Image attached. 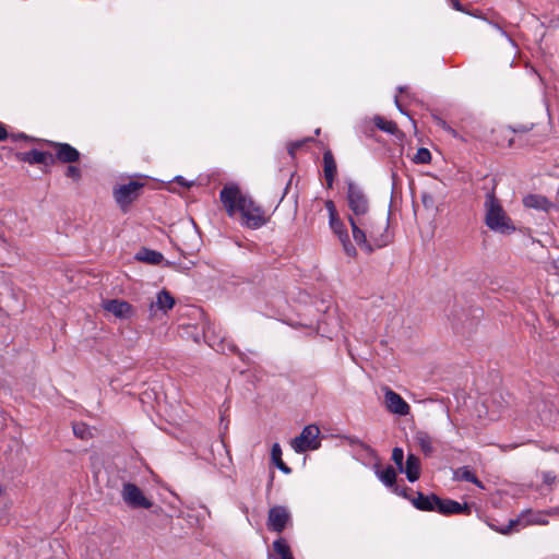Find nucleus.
<instances>
[{"label": "nucleus", "mask_w": 559, "mask_h": 559, "mask_svg": "<svg viewBox=\"0 0 559 559\" xmlns=\"http://www.w3.org/2000/svg\"><path fill=\"white\" fill-rule=\"evenodd\" d=\"M219 200L229 216L239 211L245 219L243 224L249 228H260L269 221L264 210L251 197L242 194L236 183H226L219 192Z\"/></svg>", "instance_id": "f257e3e1"}, {"label": "nucleus", "mask_w": 559, "mask_h": 559, "mask_svg": "<svg viewBox=\"0 0 559 559\" xmlns=\"http://www.w3.org/2000/svg\"><path fill=\"white\" fill-rule=\"evenodd\" d=\"M484 207L485 224L490 230L501 235H511L516 230L513 221L496 197L495 188L486 194Z\"/></svg>", "instance_id": "f03ea898"}, {"label": "nucleus", "mask_w": 559, "mask_h": 559, "mask_svg": "<svg viewBox=\"0 0 559 559\" xmlns=\"http://www.w3.org/2000/svg\"><path fill=\"white\" fill-rule=\"evenodd\" d=\"M346 201L354 217H366L370 211V201L365 190L353 180H347Z\"/></svg>", "instance_id": "7ed1b4c3"}, {"label": "nucleus", "mask_w": 559, "mask_h": 559, "mask_svg": "<svg viewBox=\"0 0 559 559\" xmlns=\"http://www.w3.org/2000/svg\"><path fill=\"white\" fill-rule=\"evenodd\" d=\"M121 497L123 502L131 509H152V513L158 515L163 512L160 506H155L148 498H146L143 491L132 483H124L121 490Z\"/></svg>", "instance_id": "20e7f679"}, {"label": "nucleus", "mask_w": 559, "mask_h": 559, "mask_svg": "<svg viewBox=\"0 0 559 559\" xmlns=\"http://www.w3.org/2000/svg\"><path fill=\"white\" fill-rule=\"evenodd\" d=\"M143 187V182L131 180L114 189L115 201L123 212L140 197Z\"/></svg>", "instance_id": "39448f33"}, {"label": "nucleus", "mask_w": 559, "mask_h": 559, "mask_svg": "<svg viewBox=\"0 0 559 559\" xmlns=\"http://www.w3.org/2000/svg\"><path fill=\"white\" fill-rule=\"evenodd\" d=\"M41 144L51 147L55 151V164H75L81 158V153L71 144L64 142H56L51 140H43Z\"/></svg>", "instance_id": "423d86ee"}, {"label": "nucleus", "mask_w": 559, "mask_h": 559, "mask_svg": "<svg viewBox=\"0 0 559 559\" xmlns=\"http://www.w3.org/2000/svg\"><path fill=\"white\" fill-rule=\"evenodd\" d=\"M319 433L320 430L316 425L306 426L301 433L293 439L292 448L297 453H304L308 450L318 449L320 447V442L317 440Z\"/></svg>", "instance_id": "0eeeda50"}, {"label": "nucleus", "mask_w": 559, "mask_h": 559, "mask_svg": "<svg viewBox=\"0 0 559 559\" xmlns=\"http://www.w3.org/2000/svg\"><path fill=\"white\" fill-rule=\"evenodd\" d=\"M348 223L352 227V234L355 242L364 249L367 253L373 252V246L368 240V224L366 217L347 216Z\"/></svg>", "instance_id": "6e6552de"}, {"label": "nucleus", "mask_w": 559, "mask_h": 559, "mask_svg": "<svg viewBox=\"0 0 559 559\" xmlns=\"http://www.w3.org/2000/svg\"><path fill=\"white\" fill-rule=\"evenodd\" d=\"M292 520L289 510L284 506H274L269 510L267 528L281 534Z\"/></svg>", "instance_id": "1a4fd4ad"}, {"label": "nucleus", "mask_w": 559, "mask_h": 559, "mask_svg": "<svg viewBox=\"0 0 559 559\" xmlns=\"http://www.w3.org/2000/svg\"><path fill=\"white\" fill-rule=\"evenodd\" d=\"M329 225L333 233L338 237L342 242L345 253L354 258L357 255V250L349 239V235L344 222L340 218V215L329 218Z\"/></svg>", "instance_id": "9d476101"}, {"label": "nucleus", "mask_w": 559, "mask_h": 559, "mask_svg": "<svg viewBox=\"0 0 559 559\" xmlns=\"http://www.w3.org/2000/svg\"><path fill=\"white\" fill-rule=\"evenodd\" d=\"M103 308L121 320H130L136 314L134 307L128 301L121 299L105 300L103 302Z\"/></svg>", "instance_id": "9b49d317"}, {"label": "nucleus", "mask_w": 559, "mask_h": 559, "mask_svg": "<svg viewBox=\"0 0 559 559\" xmlns=\"http://www.w3.org/2000/svg\"><path fill=\"white\" fill-rule=\"evenodd\" d=\"M15 158L19 162L27 163L29 165H55V158L50 152H43L36 148H33L28 152H17L15 153Z\"/></svg>", "instance_id": "f8f14e48"}, {"label": "nucleus", "mask_w": 559, "mask_h": 559, "mask_svg": "<svg viewBox=\"0 0 559 559\" xmlns=\"http://www.w3.org/2000/svg\"><path fill=\"white\" fill-rule=\"evenodd\" d=\"M389 219L390 215H388L384 225L380 227L373 224L368 225V240L372 243L373 249L383 248L392 241V235L389 233Z\"/></svg>", "instance_id": "ddd939ff"}, {"label": "nucleus", "mask_w": 559, "mask_h": 559, "mask_svg": "<svg viewBox=\"0 0 559 559\" xmlns=\"http://www.w3.org/2000/svg\"><path fill=\"white\" fill-rule=\"evenodd\" d=\"M384 403L388 411L392 414L400 416H406L409 414V405L400 394L389 388L385 390Z\"/></svg>", "instance_id": "4468645a"}, {"label": "nucleus", "mask_w": 559, "mask_h": 559, "mask_svg": "<svg viewBox=\"0 0 559 559\" xmlns=\"http://www.w3.org/2000/svg\"><path fill=\"white\" fill-rule=\"evenodd\" d=\"M437 512L442 515H452V514H465L469 515L472 513V506L467 502L460 503L452 499H442L439 497V502L437 503Z\"/></svg>", "instance_id": "2eb2a0df"}, {"label": "nucleus", "mask_w": 559, "mask_h": 559, "mask_svg": "<svg viewBox=\"0 0 559 559\" xmlns=\"http://www.w3.org/2000/svg\"><path fill=\"white\" fill-rule=\"evenodd\" d=\"M412 504L420 511H436L437 503L439 502V496L436 493L425 495L421 491L416 492V497L411 499Z\"/></svg>", "instance_id": "dca6fc26"}, {"label": "nucleus", "mask_w": 559, "mask_h": 559, "mask_svg": "<svg viewBox=\"0 0 559 559\" xmlns=\"http://www.w3.org/2000/svg\"><path fill=\"white\" fill-rule=\"evenodd\" d=\"M323 171H324V179L326 182V188L332 189L335 176L337 174V166L336 162L334 159L333 153L331 150H326L323 153Z\"/></svg>", "instance_id": "f3484780"}, {"label": "nucleus", "mask_w": 559, "mask_h": 559, "mask_svg": "<svg viewBox=\"0 0 559 559\" xmlns=\"http://www.w3.org/2000/svg\"><path fill=\"white\" fill-rule=\"evenodd\" d=\"M523 204L527 209H534L548 213L555 205L546 198L540 194H527L523 198Z\"/></svg>", "instance_id": "a211bd4d"}, {"label": "nucleus", "mask_w": 559, "mask_h": 559, "mask_svg": "<svg viewBox=\"0 0 559 559\" xmlns=\"http://www.w3.org/2000/svg\"><path fill=\"white\" fill-rule=\"evenodd\" d=\"M175 306V298L170 295V293L166 289L160 290L157 294L156 300L150 302V310L154 312V309L160 310L163 313H166Z\"/></svg>", "instance_id": "6ab92c4d"}, {"label": "nucleus", "mask_w": 559, "mask_h": 559, "mask_svg": "<svg viewBox=\"0 0 559 559\" xmlns=\"http://www.w3.org/2000/svg\"><path fill=\"white\" fill-rule=\"evenodd\" d=\"M403 473L406 474V478L411 483H415L420 477V460L413 453H409L404 464Z\"/></svg>", "instance_id": "aec40b11"}, {"label": "nucleus", "mask_w": 559, "mask_h": 559, "mask_svg": "<svg viewBox=\"0 0 559 559\" xmlns=\"http://www.w3.org/2000/svg\"><path fill=\"white\" fill-rule=\"evenodd\" d=\"M134 259L151 265H158L164 262V255L156 250L142 247L134 255Z\"/></svg>", "instance_id": "412c9836"}, {"label": "nucleus", "mask_w": 559, "mask_h": 559, "mask_svg": "<svg viewBox=\"0 0 559 559\" xmlns=\"http://www.w3.org/2000/svg\"><path fill=\"white\" fill-rule=\"evenodd\" d=\"M374 473L377 477L388 488L392 489L396 485V469L392 465H388L385 468H381L380 464H374Z\"/></svg>", "instance_id": "4be33fe9"}, {"label": "nucleus", "mask_w": 559, "mask_h": 559, "mask_svg": "<svg viewBox=\"0 0 559 559\" xmlns=\"http://www.w3.org/2000/svg\"><path fill=\"white\" fill-rule=\"evenodd\" d=\"M414 439L426 456H430L433 453V440L428 432L421 430L417 431Z\"/></svg>", "instance_id": "5701e85b"}, {"label": "nucleus", "mask_w": 559, "mask_h": 559, "mask_svg": "<svg viewBox=\"0 0 559 559\" xmlns=\"http://www.w3.org/2000/svg\"><path fill=\"white\" fill-rule=\"evenodd\" d=\"M282 448L278 443H274L271 449L272 463L284 474L292 473V468L282 460Z\"/></svg>", "instance_id": "b1692460"}, {"label": "nucleus", "mask_w": 559, "mask_h": 559, "mask_svg": "<svg viewBox=\"0 0 559 559\" xmlns=\"http://www.w3.org/2000/svg\"><path fill=\"white\" fill-rule=\"evenodd\" d=\"M374 126L383 132L389 134H396L399 132L397 124L394 121L386 120L381 116H376L373 118Z\"/></svg>", "instance_id": "393cba45"}, {"label": "nucleus", "mask_w": 559, "mask_h": 559, "mask_svg": "<svg viewBox=\"0 0 559 559\" xmlns=\"http://www.w3.org/2000/svg\"><path fill=\"white\" fill-rule=\"evenodd\" d=\"M186 249L179 248L180 252L186 254H192L195 250H199L200 247V237L195 230L190 231V241L183 243Z\"/></svg>", "instance_id": "a878e982"}, {"label": "nucleus", "mask_w": 559, "mask_h": 559, "mask_svg": "<svg viewBox=\"0 0 559 559\" xmlns=\"http://www.w3.org/2000/svg\"><path fill=\"white\" fill-rule=\"evenodd\" d=\"M73 433L75 437H78L82 440H86L92 436L88 426L85 425L84 423L74 424L73 425Z\"/></svg>", "instance_id": "bb28decb"}, {"label": "nucleus", "mask_w": 559, "mask_h": 559, "mask_svg": "<svg viewBox=\"0 0 559 559\" xmlns=\"http://www.w3.org/2000/svg\"><path fill=\"white\" fill-rule=\"evenodd\" d=\"M431 160V153L426 147H420L417 150V153L413 157V162L415 164H429Z\"/></svg>", "instance_id": "cd10ccee"}, {"label": "nucleus", "mask_w": 559, "mask_h": 559, "mask_svg": "<svg viewBox=\"0 0 559 559\" xmlns=\"http://www.w3.org/2000/svg\"><path fill=\"white\" fill-rule=\"evenodd\" d=\"M64 176L67 178L72 179L75 182H79L82 179V170L79 166L74 164H68L64 170Z\"/></svg>", "instance_id": "c85d7f7f"}, {"label": "nucleus", "mask_w": 559, "mask_h": 559, "mask_svg": "<svg viewBox=\"0 0 559 559\" xmlns=\"http://www.w3.org/2000/svg\"><path fill=\"white\" fill-rule=\"evenodd\" d=\"M392 461L395 463L396 465V469L400 472V473H403L404 471V451L402 448H394L392 450Z\"/></svg>", "instance_id": "c756f323"}, {"label": "nucleus", "mask_w": 559, "mask_h": 559, "mask_svg": "<svg viewBox=\"0 0 559 559\" xmlns=\"http://www.w3.org/2000/svg\"><path fill=\"white\" fill-rule=\"evenodd\" d=\"M455 477L460 480L468 483L476 480V475L469 469L468 466H463L456 469Z\"/></svg>", "instance_id": "7c9ffc66"}, {"label": "nucleus", "mask_w": 559, "mask_h": 559, "mask_svg": "<svg viewBox=\"0 0 559 559\" xmlns=\"http://www.w3.org/2000/svg\"><path fill=\"white\" fill-rule=\"evenodd\" d=\"M312 141H313V138L309 136V138H305L302 140H298V141L289 143L288 147H287L289 156L294 158L296 155V152L298 150L302 148L306 143L312 142Z\"/></svg>", "instance_id": "2f4dec72"}, {"label": "nucleus", "mask_w": 559, "mask_h": 559, "mask_svg": "<svg viewBox=\"0 0 559 559\" xmlns=\"http://www.w3.org/2000/svg\"><path fill=\"white\" fill-rule=\"evenodd\" d=\"M11 140L16 142V141H20V140H23V141H28V142H38V143H41L43 139H36V138H33L31 135H27L23 132H20V133H14V134H11L10 135Z\"/></svg>", "instance_id": "473e14b6"}, {"label": "nucleus", "mask_w": 559, "mask_h": 559, "mask_svg": "<svg viewBox=\"0 0 559 559\" xmlns=\"http://www.w3.org/2000/svg\"><path fill=\"white\" fill-rule=\"evenodd\" d=\"M391 490L393 492H395L396 495H400L409 501H411V499H414L413 497L409 496V492L413 491L409 487L400 488V486L395 485Z\"/></svg>", "instance_id": "72a5a7b5"}, {"label": "nucleus", "mask_w": 559, "mask_h": 559, "mask_svg": "<svg viewBox=\"0 0 559 559\" xmlns=\"http://www.w3.org/2000/svg\"><path fill=\"white\" fill-rule=\"evenodd\" d=\"M420 200L426 209H430L435 205V198L429 192H423L420 195Z\"/></svg>", "instance_id": "f704fd0d"}, {"label": "nucleus", "mask_w": 559, "mask_h": 559, "mask_svg": "<svg viewBox=\"0 0 559 559\" xmlns=\"http://www.w3.org/2000/svg\"><path fill=\"white\" fill-rule=\"evenodd\" d=\"M520 524L519 520H510L509 524L502 528H496L497 532L501 534H509L513 531L514 526H518Z\"/></svg>", "instance_id": "c9c22d12"}, {"label": "nucleus", "mask_w": 559, "mask_h": 559, "mask_svg": "<svg viewBox=\"0 0 559 559\" xmlns=\"http://www.w3.org/2000/svg\"><path fill=\"white\" fill-rule=\"evenodd\" d=\"M325 207H326V210L329 212V218L335 217L336 215H338L336 206H335V204H334V202L332 200L325 201Z\"/></svg>", "instance_id": "e433bc0d"}, {"label": "nucleus", "mask_w": 559, "mask_h": 559, "mask_svg": "<svg viewBox=\"0 0 559 559\" xmlns=\"http://www.w3.org/2000/svg\"><path fill=\"white\" fill-rule=\"evenodd\" d=\"M451 7L460 12H464L467 14H472L469 11L466 10V8L460 2V0H449Z\"/></svg>", "instance_id": "4c0bfd02"}, {"label": "nucleus", "mask_w": 559, "mask_h": 559, "mask_svg": "<svg viewBox=\"0 0 559 559\" xmlns=\"http://www.w3.org/2000/svg\"><path fill=\"white\" fill-rule=\"evenodd\" d=\"M532 129H533V124H530V126H527V124H516V126H514L512 128V131L514 133H526V132H528Z\"/></svg>", "instance_id": "58836bf2"}, {"label": "nucleus", "mask_w": 559, "mask_h": 559, "mask_svg": "<svg viewBox=\"0 0 559 559\" xmlns=\"http://www.w3.org/2000/svg\"><path fill=\"white\" fill-rule=\"evenodd\" d=\"M432 119L436 122V124L439 126L440 128H442L444 131L448 129V127H449L448 122L445 120H443L442 118H440L439 116L432 115Z\"/></svg>", "instance_id": "ea45409f"}, {"label": "nucleus", "mask_w": 559, "mask_h": 559, "mask_svg": "<svg viewBox=\"0 0 559 559\" xmlns=\"http://www.w3.org/2000/svg\"><path fill=\"white\" fill-rule=\"evenodd\" d=\"M175 181L185 188H190L192 186V183L186 181L182 176L175 177Z\"/></svg>", "instance_id": "a19ab883"}, {"label": "nucleus", "mask_w": 559, "mask_h": 559, "mask_svg": "<svg viewBox=\"0 0 559 559\" xmlns=\"http://www.w3.org/2000/svg\"><path fill=\"white\" fill-rule=\"evenodd\" d=\"M9 138L8 131L3 123L0 122V142Z\"/></svg>", "instance_id": "79ce46f5"}, {"label": "nucleus", "mask_w": 559, "mask_h": 559, "mask_svg": "<svg viewBox=\"0 0 559 559\" xmlns=\"http://www.w3.org/2000/svg\"><path fill=\"white\" fill-rule=\"evenodd\" d=\"M293 176H294V174H292V175H290V178H289V180L287 181V183H286V186H285L284 193H283V195H282L281 201H283V199L285 198V195L287 194V192H288V190H289V188H290L292 180H293Z\"/></svg>", "instance_id": "37998d69"}, {"label": "nucleus", "mask_w": 559, "mask_h": 559, "mask_svg": "<svg viewBox=\"0 0 559 559\" xmlns=\"http://www.w3.org/2000/svg\"><path fill=\"white\" fill-rule=\"evenodd\" d=\"M395 105H396L397 109L400 110V112L407 115V112L404 110V108L400 104L397 96L395 97Z\"/></svg>", "instance_id": "c03bdc74"}, {"label": "nucleus", "mask_w": 559, "mask_h": 559, "mask_svg": "<svg viewBox=\"0 0 559 559\" xmlns=\"http://www.w3.org/2000/svg\"><path fill=\"white\" fill-rule=\"evenodd\" d=\"M445 132H448L449 134H451L453 138H457L459 134L457 132L452 128V127H448V129L445 130Z\"/></svg>", "instance_id": "a18cd8bd"}, {"label": "nucleus", "mask_w": 559, "mask_h": 559, "mask_svg": "<svg viewBox=\"0 0 559 559\" xmlns=\"http://www.w3.org/2000/svg\"><path fill=\"white\" fill-rule=\"evenodd\" d=\"M471 483H472V484H474V485H476L477 487H479V488H481V489L484 488L483 483H481L477 477H476V480L471 481Z\"/></svg>", "instance_id": "49530a36"}, {"label": "nucleus", "mask_w": 559, "mask_h": 559, "mask_svg": "<svg viewBox=\"0 0 559 559\" xmlns=\"http://www.w3.org/2000/svg\"><path fill=\"white\" fill-rule=\"evenodd\" d=\"M228 348H229V350H230V352H233V353H235V354H238V353H239L238 347H237L236 345H234V344H233V345H229V347H228Z\"/></svg>", "instance_id": "de8ad7c7"}, {"label": "nucleus", "mask_w": 559, "mask_h": 559, "mask_svg": "<svg viewBox=\"0 0 559 559\" xmlns=\"http://www.w3.org/2000/svg\"><path fill=\"white\" fill-rule=\"evenodd\" d=\"M406 90H407V86H399V87H397V91H399L400 93H406Z\"/></svg>", "instance_id": "09e8293b"}, {"label": "nucleus", "mask_w": 559, "mask_h": 559, "mask_svg": "<svg viewBox=\"0 0 559 559\" xmlns=\"http://www.w3.org/2000/svg\"><path fill=\"white\" fill-rule=\"evenodd\" d=\"M164 265H165V266H174V265H175V263L169 262V261H165Z\"/></svg>", "instance_id": "8fccbe9b"}, {"label": "nucleus", "mask_w": 559, "mask_h": 559, "mask_svg": "<svg viewBox=\"0 0 559 559\" xmlns=\"http://www.w3.org/2000/svg\"><path fill=\"white\" fill-rule=\"evenodd\" d=\"M550 477L548 475L545 476V483H550Z\"/></svg>", "instance_id": "3c124183"}, {"label": "nucleus", "mask_w": 559, "mask_h": 559, "mask_svg": "<svg viewBox=\"0 0 559 559\" xmlns=\"http://www.w3.org/2000/svg\"><path fill=\"white\" fill-rule=\"evenodd\" d=\"M320 131H321V130H320V128H318V129L316 130V132H314V133H316L317 135H319V134H320Z\"/></svg>", "instance_id": "603ef678"}, {"label": "nucleus", "mask_w": 559, "mask_h": 559, "mask_svg": "<svg viewBox=\"0 0 559 559\" xmlns=\"http://www.w3.org/2000/svg\"><path fill=\"white\" fill-rule=\"evenodd\" d=\"M395 178H396V174L392 173V179L395 180Z\"/></svg>", "instance_id": "864d4df0"}]
</instances>
